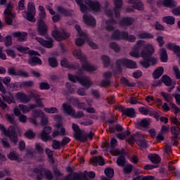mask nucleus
Segmentation results:
<instances>
[{
    "label": "nucleus",
    "mask_w": 180,
    "mask_h": 180,
    "mask_svg": "<svg viewBox=\"0 0 180 180\" xmlns=\"http://www.w3.org/2000/svg\"><path fill=\"white\" fill-rule=\"evenodd\" d=\"M140 49H143L141 52V56L143 58V61H141L140 64L144 68H148L150 67V63L152 65H155L158 63V60L155 58H150V56L154 54V47L153 45L148 44L144 46V41H139L136 44V52H139ZM140 57V54L136 53V58Z\"/></svg>",
    "instance_id": "f257e3e1"
},
{
    "label": "nucleus",
    "mask_w": 180,
    "mask_h": 180,
    "mask_svg": "<svg viewBox=\"0 0 180 180\" xmlns=\"http://www.w3.org/2000/svg\"><path fill=\"white\" fill-rule=\"evenodd\" d=\"M0 130L4 135L9 137L11 141L14 143V144L18 143V134H16V129L13 126H10L8 129H6L4 124H0Z\"/></svg>",
    "instance_id": "f03ea898"
},
{
    "label": "nucleus",
    "mask_w": 180,
    "mask_h": 180,
    "mask_svg": "<svg viewBox=\"0 0 180 180\" xmlns=\"http://www.w3.org/2000/svg\"><path fill=\"white\" fill-rule=\"evenodd\" d=\"M26 13V19L29 20V22H36V18L34 16L36 15V7L34 6V3L29 2L27 5V11H24Z\"/></svg>",
    "instance_id": "7ed1b4c3"
},
{
    "label": "nucleus",
    "mask_w": 180,
    "mask_h": 180,
    "mask_svg": "<svg viewBox=\"0 0 180 180\" xmlns=\"http://www.w3.org/2000/svg\"><path fill=\"white\" fill-rule=\"evenodd\" d=\"M116 64L117 68L118 69V71H120V72H121L122 71V65H124V67H127V68H135L136 67V63L127 58L119 59L117 60Z\"/></svg>",
    "instance_id": "20e7f679"
},
{
    "label": "nucleus",
    "mask_w": 180,
    "mask_h": 180,
    "mask_svg": "<svg viewBox=\"0 0 180 180\" xmlns=\"http://www.w3.org/2000/svg\"><path fill=\"white\" fill-rule=\"evenodd\" d=\"M117 146V140L112 139L110 144V153L112 154V155H122L126 154V150L124 149H114Z\"/></svg>",
    "instance_id": "39448f33"
},
{
    "label": "nucleus",
    "mask_w": 180,
    "mask_h": 180,
    "mask_svg": "<svg viewBox=\"0 0 180 180\" xmlns=\"http://www.w3.org/2000/svg\"><path fill=\"white\" fill-rule=\"evenodd\" d=\"M70 33L63 31L60 32L57 30L52 32V37L56 40L57 41H61L63 40H65L70 37Z\"/></svg>",
    "instance_id": "423d86ee"
},
{
    "label": "nucleus",
    "mask_w": 180,
    "mask_h": 180,
    "mask_svg": "<svg viewBox=\"0 0 180 180\" xmlns=\"http://www.w3.org/2000/svg\"><path fill=\"white\" fill-rule=\"evenodd\" d=\"M75 29L81 37H85L86 41H88L89 43V46H90L91 49H98V45L95 44L94 41L89 40V36L86 35V34L82 32V30H81V27L79 25H75Z\"/></svg>",
    "instance_id": "0eeeda50"
},
{
    "label": "nucleus",
    "mask_w": 180,
    "mask_h": 180,
    "mask_svg": "<svg viewBox=\"0 0 180 180\" xmlns=\"http://www.w3.org/2000/svg\"><path fill=\"white\" fill-rule=\"evenodd\" d=\"M37 30L40 36H47V33H49V26L44 23V20L37 22Z\"/></svg>",
    "instance_id": "6e6552de"
},
{
    "label": "nucleus",
    "mask_w": 180,
    "mask_h": 180,
    "mask_svg": "<svg viewBox=\"0 0 180 180\" xmlns=\"http://www.w3.org/2000/svg\"><path fill=\"white\" fill-rule=\"evenodd\" d=\"M117 109L122 113L123 115L128 117H134L136 110L134 108H126L122 105H119Z\"/></svg>",
    "instance_id": "1a4fd4ad"
},
{
    "label": "nucleus",
    "mask_w": 180,
    "mask_h": 180,
    "mask_svg": "<svg viewBox=\"0 0 180 180\" xmlns=\"http://www.w3.org/2000/svg\"><path fill=\"white\" fill-rule=\"evenodd\" d=\"M49 41H46L45 39L40 38V37H36L35 39L38 43H40L41 46H44V47H46V49H52L54 43V40L51 37H46Z\"/></svg>",
    "instance_id": "9d476101"
},
{
    "label": "nucleus",
    "mask_w": 180,
    "mask_h": 180,
    "mask_svg": "<svg viewBox=\"0 0 180 180\" xmlns=\"http://www.w3.org/2000/svg\"><path fill=\"white\" fill-rule=\"evenodd\" d=\"M78 82H79L82 86L86 88V89H89V88L94 85V83L91 81V79H89V77L88 76L79 77Z\"/></svg>",
    "instance_id": "9b49d317"
},
{
    "label": "nucleus",
    "mask_w": 180,
    "mask_h": 180,
    "mask_svg": "<svg viewBox=\"0 0 180 180\" xmlns=\"http://www.w3.org/2000/svg\"><path fill=\"white\" fill-rule=\"evenodd\" d=\"M51 133V127L46 126L44 128L41 132V139L42 141H49L51 138L50 137V134Z\"/></svg>",
    "instance_id": "f8f14e48"
},
{
    "label": "nucleus",
    "mask_w": 180,
    "mask_h": 180,
    "mask_svg": "<svg viewBox=\"0 0 180 180\" xmlns=\"http://www.w3.org/2000/svg\"><path fill=\"white\" fill-rule=\"evenodd\" d=\"M112 39H113L114 40L126 39H127V32H121L120 30H116L112 34Z\"/></svg>",
    "instance_id": "ddd939ff"
},
{
    "label": "nucleus",
    "mask_w": 180,
    "mask_h": 180,
    "mask_svg": "<svg viewBox=\"0 0 180 180\" xmlns=\"http://www.w3.org/2000/svg\"><path fill=\"white\" fill-rule=\"evenodd\" d=\"M82 71H87L88 72L91 71H95L96 70V67L91 65L88 61H86V59H85L84 61H82Z\"/></svg>",
    "instance_id": "4468645a"
},
{
    "label": "nucleus",
    "mask_w": 180,
    "mask_h": 180,
    "mask_svg": "<svg viewBox=\"0 0 180 180\" xmlns=\"http://www.w3.org/2000/svg\"><path fill=\"white\" fill-rule=\"evenodd\" d=\"M86 4L94 12H99L101 11V4L98 1L87 0Z\"/></svg>",
    "instance_id": "2eb2a0df"
},
{
    "label": "nucleus",
    "mask_w": 180,
    "mask_h": 180,
    "mask_svg": "<svg viewBox=\"0 0 180 180\" xmlns=\"http://www.w3.org/2000/svg\"><path fill=\"white\" fill-rule=\"evenodd\" d=\"M98 163L100 165H105V159L102 156H94L90 160V164L94 167L96 166Z\"/></svg>",
    "instance_id": "dca6fc26"
},
{
    "label": "nucleus",
    "mask_w": 180,
    "mask_h": 180,
    "mask_svg": "<svg viewBox=\"0 0 180 180\" xmlns=\"http://www.w3.org/2000/svg\"><path fill=\"white\" fill-rule=\"evenodd\" d=\"M158 5V6L163 5V6H167V8H174V6H176L177 3L173 0H162L159 1Z\"/></svg>",
    "instance_id": "f3484780"
},
{
    "label": "nucleus",
    "mask_w": 180,
    "mask_h": 180,
    "mask_svg": "<svg viewBox=\"0 0 180 180\" xmlns=\"http://www.w3.org/2000/svg\"><path fill=\"white\" fill-rule=\"evenodd\" d=\"M16 96L17 99L22 103H29L30 102V97L23 93L18 92L16 94Z\"/></svg>",
    "instance_id": "a211bd4d"
},
{
    "label": "nucleus",
    "mask_w": 180,
    "mask_h": 180,
    "mask_svg": "<svg viewBox=\"0 0 180 180\" xmlns=\"http://www.w3.org/2000/svg\"><path fill=\"white\" fill-rule=\"evenodd\" d=\"M83 19H84V22L86 23V25H88V26L94 27L96 23L95 18H94L92 15H84Z\"/></svg>",
    "instance_id": "6ab92c4d"
},
{
    "label": "nucleus",
    "mask_w": 180,
    "mask_h": 180,
    "mask_svg": "<svg viewBox=\"0 0 180 180\" xmlns=\"http://www.w3.org/2000/svg\"><path fill=\"white\" fill-rule=\"evenodd\" d=\"M63 112L67 113L69 116H74V113H75V110L70 104L63 103Z\"/></svg>",
    "instance_id": "aec40b11"
},
{
    "label": "nucleus",
    "mask_w": 180,
    "mask_h": 180,
    "mask_svg": "<svg viewBox=\"0 0 180 180\" xmlns=\"http://www.w3.org/2000/svg\"><path fill=\"white\" fill-rule=\"evenodd\" d=\"M105 30H107V32H113V30H115V25H117V22L113 19L109 20H106L105 21Z\"/></svg>",
    "instance_id": "412c9836"
},
{
    "label": "nucleus",
    "mask_w": 180,
    "mask_h": 180,
    "mask_svg": "<svg viewBox=\"0 0 180 180\" xmlns=\"http://www.w3.org/2000/svg\"><path fill=\"white\" fill-rule=\"evenodd\" d=\"M28 64L32 66L36 65L37 64L38 65H41L42 64L41 59H40L37 56H31L28 60Z\"/></svg>",
    "instance_id": "4be33fe9"
},
{
    "label": "nucleus",
    "mask_w": 180,
    "mask_h": 180,
    "mask_svg": "<svg viewBox=\"0 0 180 180\" xmlns=\"http://www.w3.org/2000/svg\"><path fill=\"white\" fill-rule=\"evenodd\" d=\"M159 54L160 61H162V63H167L168 61V54L167 53V50L165 49H160L159 51Z\"/></svg>",
    "instance_id": "5701e85b"
},
{
    "label": "nucleus",
    "mask_w": 180,
    "mask_h": 180,
    "mask_svg": "<svg viewBox=\"0 0 180 180\" xmlns=\"http://www.w3.org/2000/svg\"><path fill=\"white\" fill-rule=\"evenodd\" d=\"M13 36L14 37H17L19 41H25V40H26V37H27V33L17 32L13 33Z\"/></svg>",
    "instance_id": "b1692460"
},
{
    "label": "nucleus",
    "mask_w": 180,
    "mask_h": 180,
    "mask_svg": "<svg viewBox=\"0 0 180 180\" xmlns=\"http://www.w3.org/2000/svg\"><path fill=\"white\" fill-rule=\"evenodd\" d=\"M5 119L10 123L11 124H13V126H16V118L15 117V115L13 114H9L6 113L4 115Z\"/></svg>",
    "instance_id": "393cba45"
},
{
    "label": "nucleus",
    "mask_w": 180,
    "mask_h": 180,
    "mask_svg": "<svg viewBox=\"0 0 180 180\" xmlns=\"http://www.w3.org/2000/svg\"><path fill=\"white\" fill-rule=\"evenodd\" d=\"M15 18H16V14H4L5 22L8 25L13 23V19H15Z\"/></svg>",
    "instance_id": "a878e982"
},
{
    "label": "nucleus",
    "mask_w": 180,
    "mask_h": 180,
    "mask_svg": "<svg viewBox=\"0 0 180 180\" xmlns=\"http://www.w3.org/2000/svg\"><path fill=\"white\" fill-rule=\"evenodd\" d=\"M148 158L153 164H159V162H161V158L157 154H150L148 155Z\"/></svg>",
    "instance_id": "bb28decb"
},
{
    "label": "nucleus",
    "mask_w": 180,
    "mask_h": 180,
    "mask_svg": "<svg viewBox=\"0 0 180 180\" xmlns=\"http://www.w3.org/2000/svg\"><path fill=\"white\" fill-rule=\"evenodd\" d=\"M164 74V68H158L153 73L154 79H157Z\"/></svg>",
    "instance_id": "cd10ccee"
},
{
    "label": "nucleus",
    "mask_w": 180,
    "mask_h": 180,
    "mask_svg": "<svg viewBox=\"0 0 180 180\" xmlns=\"http://www.w3.org/2000/svg\"><path fill=\"white\" fill-rule=\"evenodd\" d=\"M133 172V165L127 164L123 166L122 172L124 175H129V174H131Z\"/></svg>",
    "instance_id": "c85d7f7f"
},
{
    "label": "nucleus",
    "mask_w": 180,
    "mask_h": 180,
    "mask_svg": "<svg viewBox=\"0 0 180 180\" xmlns=\"http://www.w3.org/2000/svg\"><path fill=\"white\" fill-rule=\"evenodd\" d=\"M57 11L59 13H61V15H64V16H72V15L71 12H70L68 10H67L66 8H65L63 6H58L57 8Z\"/></svg>",
    "instance_id": "c756f323"
},
{
    "label": "nucleus",
    "mask_w": 180,
    "mask_h": 180,
    "mask_svg": "<svg viewBox=\"0 0 180 180\" xmlns=\"http://www.w3.org/2000/svg\"><path fill=\"white\" fill-rule=\"evenodd\" d=\"M150 124H151V119L150 118H144L139 122V126H141V127H144L145 129H147Z\"/></svg>",
    "instance_id": "7c9ffc66"
},
{
    "label": "nucleus",
    "mask_w": 180,
    "mask_h": 180,
    "mask_svg": "<svg viewBox=\"0 0 180 180\" xmlns=\"http://www.w3.org/2000/svg\"><path fill=\"white\" fill-rule=\"evenodd\" d=\"M133 24V20L131 18H124L120 22V26H129Z\"/></svg>",
    "instance_id": "2f4dec72"
},
{
    "label": "nucleus",
    "mask_w": 180,
    "mask_h": 180,
    "mask_svg": "<svg viewBox=\"0 0 180 180\" xmlns=\"http://www.w3.org/2000/svg\"><path fill=\"white\" fill-rule=\"evenodd\" d=\"M73 54L75 57H76L81 61H85V60L86 59V57L85 56H82V52H81V50L74 51Z\"/></svg>",
    "instance_id": "473e14b6"
},
{
    "label": "nucleus",
    "mask_w": 180,
    "mask_h": 180,
    "mask_svg": "<svg viewBox=\"0 0 180 180\" xmlns=\"http://www.w3.org/2000/svg\"><path fill=\"white\" fill-rule=\"evenodd\" d=\"M117 165L118 167H124L126 165V158H124V155H121L117 158Z\"/></svg>",
    "instance_id": "72a5a7b5"
},
{
    "label": "nucleus",
    "mask_w": 180,
    "mask_h": 180,
    "mask_svg": "<svg viewBox=\"0 0 180 180\" xmlns=\"http://www.w3.org/2000/svg\"><path fill=\"white\" fill-rule=\"evenodd\" d=\"M56 129H60L59 131V134L60 136H65V128L64 127H63V122H58L57 124H56Z\"/></svg>",
    "instance_id": "f704fd0d"
},
{
    "label": "nucleus",
    "mask_w": 180,
    "mask_h": 180,
    "mask_svg": "<svg viewBox=\"0 0 180 180\" xmlns=\"http://www.w3.org/2000/svg\"><path fill=\"white\" fill-rule=\"evenodd\" d=\"M162 21L167 25H174L175 23V18L171 16H166L162 18Z\"/></svg>",
    "instance_id": "c9c22d12"
},
{
    "label": "nucleus",
    "mask_w": 180,
    "mask_h": 180,
    "mask_svg": "<svg viewBox=\"0 0 180 180\" xmlns=\"http://www.w3.org/2000/svg\"><path fill=\"white\" fill-rule=\"evenodd\" d=\"M2 99L4 102H6L7 103H13L15 102V98H13V96H6L4 95L2 96Z\"/></svg>",
    "instance_id": "e433bc0d"
},
{
    "label": "nucleus",
    "mask_w": 180,
    "mask_h": 180,
    "mask_svg": "<svg viewBox=\"0 0 180 180\" xmlns=\"http://www.w3.org/2000/svg\"><path fill=\"white\" fill-rule=\"evenodd\" d=\"M8 158L11 161H18L19 160V155L16 152H11L8 155Z\"/></svg>",
    "instance_id": "4c0bfd02"
},
{
    "label": "nucleus",
    "mask_w": 180,
    "mask_h": 180,
    "mask_svg": "<svg viewBox=\"0 0 180 180\" xmlns=\"http://www.w3.org/2000/svg\"><path fill=\"white\" fill-rule=\"evenodd\" d=\"M101 60L103 61V65L105 68H108L110 65V58L108 57V56H102Z\"/></svg>",
    "instance_id": "58836bf2"
},
{
    "label": "nucleus",
    "mask_w": 180,
    "mask_h": 180,
    "mask_svg": "<svg viewBox=\"0 0 180 180\" xmlns=\"http://www.w3.org/2000/svg\"><path fill=\"white\" fill-rule=\"evenodd\" d=\"M49 64L52 68H56V67L58 66V62H57V59L55 58H49Z\"/></svg>",
    "instance_id": "ea45409f"
},
{
    "label": "nucleus",
    "mask_w": 180,
    "mask_h": 180,
    "mask_svg": "<svg viewBox=\"0 0 180 180\" xmlns=\"http://www.w3.org/2000/svg\"><path fill=\"white\" fill-rule=\"evenodd\" d=\"M171 133L173 134V136H179L180 134V126L177 127H172L171 128Z\"/></svg>",
    "instance_id": "a19ab883"
},
{
    "label": "nucleus",
    "mask_w": 180,
    "mask_h": 180,
    "mask_svg": "<svg viewBox=\"0 0 180 180\" xmlns=\"http://www.w3.org/2000/svg\"><path fill=\"white\" fill-rule=\"evenodd\" d=\"M139 111L141 115H145V116H147L148 113H150V108L145 106V107H140L139 108Z\"/></svg>",
    "instance_id": "79ce46f5"
},
{
    "label": "nucleus",
    "mask_w": 180,
    "mask_h": 180,
    "mask_svg": "<svg viewBox=\"0 0 180 180\" xmlns=\"http://www.w3.org/2000/svg\"><path fill=\"white\" fill-rule=\"evenodd\" d=\"M139 37H140V39H153L154 37L152 34L148 32H141L139 34Z\"/></svg>",
    "instance_id": "37998d69"
},
{
    "label": "nucleus",
    "mask_w": 180,
    "mask_h": 180,
    "mask_svg": "<svg viewBox=\"0 0 180 180\" xmlns=\"http://www.w3.org/2000/svg\"><path fill=\"white\" fill-rule=\"evenodd\" d=\"M162 82L165 83L166 86H169V85H171V84H172L171 78H169V77H168L167 75L162 76Z\"/></svg>",
    "instance_id": "c03bdc74"
},
{
    "label": "nucleus",
    "mask_w": 180,
    "mask_h": 180,
    "mask_svg": "<svg viewBox=\"0 0 180 180\" xmlns=\"http://www.w3.org/2000/svg\"><path fill=\"white\" fill-rule=\"evenodd\" d=\"M4 41L6 47H11L12 45V37L11 35L6 36Z\"/></svg>",
    "instance_id": "a18cd8bd"
},
{
    "label": "nucleus",
    "mask_w": 180,
    "mask_h": 180,
    "mask_svg": "<svg viewBox=\"0 0 180 180\" xmlns=\"http://www.w3.org/2000/svg\"><path fill=\"white\" fill-rule=\"evenodd\" d=\"M24 136L27 137V139H34L36 134L33 132V130L29 129L28 131H25Z\"/></svg>",
    "instance_id": "49530a36"
},
{
    "label": "nucleus",
    "mask_w": 180,
    "mask_h": 180,
    "mask_svg": "<svg viewBox=\"0 0 180 180\" xmlns=\"http://www.w3.org/2000/svg\"><path fill=\"white\" fill-rule=\"evenodd\" d=\"M43 174L45 175L46 178L47 180H52L53 176V174L51 173V171L45 169L44 170Z\"/></svg>",
    "instance_id": "de8ad7c7"
},
{
    "label": "nucleus",
    "mask_w": 180,
    "mask_h": 180,
    "mask_svg": "<svg viewBox=\"0 0 180 180\" xmlns=\"http://www.w3.org/2000/svg\"><path fill=\"white\" fill-rule=\"evenodd\" d=\"M44 169H46V168L43 167L41 165H39L33 169V172H34V174H40V175H43Z\"/></svg>",
    "instance_id": "09e8293b"
},
{
    "label": "nucleus",
    "mask_w": 180,
    "mask_h": 180,
    "mask_svg": "<svg viewBox=\"0 0 180 180\" xmlns=\"http://www.w3.org/2000/svg\"><path fill=\"white\" fill-rule=\"evenodd\" d=\"M121 84H123L124 85H127V86H134L136 84L134 83H130L127 79L125 77L121 78Z\"/></svg>",
    "instance_id": "8fccbe9b"
},
{
    "label": "nucleus",
    "mask_w": 180,
    "mask_h": 180,
    "mask_svg": "<svg viewBox=\"0 0 180 180\" xmlns=\"http://www.w3.org/2000/svg\"><path fill=\"white\" fill-rule=\"evenodd\" d=\"M105 174L108 178L112 179L113 175H115V170L113 169H105Z\"/></svg>",
    "instance_id": "3c124183"
},
{
    "label": "nucleus",
    "mask_w": 180,
    "mask_h": 180,
    "mask_svg": "<svg viewBox=\"0 0 180 180\" xmlns=\"http://www.w3.org/2000/svg\"><path fill=\"white\" fill-rule=\"evenodd\" d=\"M34 85V83H33L32 81H28V82H23L21 83L20 86H22V88H32Z\"/></svg>",
    "instance_id": "603ef678"
},
{
    "label": "nucleus",
    "mask_w": 180,
    "mask_h": 180,
    "mask_svg": "<svg viewBox=\"0 0 180 180\" xmlns=\"http://www.w3.org/2000/svg\"><path fill=\"white\" fill-rule=\"evenodd\" d=\"M18 108L20 112H22V113H29V112H30V108H29L27 105H19Z\"/></svg>",
    "instance_id": "864d4df0"
},
{
    "label": "nucleus",
    "mask_w": 180,
    "mask_h": 180,
    "mask_svg": "<svg viewBox=\"0 0 180 180\" xmlns=\"http://www.w3.org/2000/svg\"><path fill=\"white\" fill-rule=\"evenodd\" d=\"M44 115V112L41 110H34L33 111L34 117H43Z\"/></svg>",
    "instance_id": "5fc2aeb1"
},
{
    "label": "nucleus",
    "mask_w": 180,
    "mask_h": 180,
    "mask_svg": "<svg viewBox=\"0 0 180 180\" xmlns=\"http://www.w3.org/2000/svg\"><path fill=\"white\" fill-rule=\"evenodd\" d=\"M12 9H13V6H12V4H9L4 11V15H15V13H12Z\"/></svg>",
    "instance_id": "6e6d98bb"
},
{
    "label": "nucleus",
    "mask_w": 180,
    "mask_h": 180,
    "mask_svg": "<svg viewBox=\"0 0 180 180\" xmlns=\"http://www.w3.org/2000/svg\"><path fill=\"white\" fill-rule=\"evenodd\" d=\"M44 112H46V113H58V109L57 108H54V107H52V108H45L44 109Z\"/></svg>",
    "instance_id": "4d7b16f0"
},
{
    "label": "nucleus",
    "mask_w": 180,
    "mask_h": 180,
    "mask_svg": "<svg viewBox=\"0 0 180 180\" xmlns=\"http://www.w3.org/2000/svg\"><path fill=\"white\" fill-rule=\"evenodd\" d=\"M85 114H84V112L82 111H78L77 113L75 112H74V115H72V117L74 119H82V117H84Z\"/></svg>",
    "instance_id": "13d9d810"
},
{
    "label": "nucleus",
    "mask_w": 180,
    "mask_h": 180,
    "mask_svg": "<svg viewBox=\"0 0 180 180\" xmlns=\"http://www.w3.org/2000/svg\"><path fill=\"white\" fill-rule=\"evenodd\" d=\"M52 143H53L52 148L54 150H58V148H60V147H62L61 146V142H60V141L53 140Z\"/></svg>",
    "instance_id": "bf43d9fd"
},
{
    "label": "nucleus",
    "mask_w": 180,
    "mask_h": 180,
    "mask_svg": "<svg viewBox=\"0 0 180 180\" xmlns=\"http://www.w3.org/2000/svg\"><path fill=\"white\" fill-rule=\"evenodd\" d=\"M84 37V39L78 38L75 40L76 46H81L84 44V43H85V41H86V39H85V37Z\"/></svg>",
    "instance_id": "052dcab7"
},
{
    "label": "nucleus",
    "mask_w": 180,
    "mask_h": 180,
    "mask_svg": "<svg viewBox=\"0 0 180 180\" xmlns=\"http://www.w3.org/2000/svg\"><path fill=\"white\" fill-rule=\"evenodd\" d=\"M100 86H102V88L110 86V81L109 79H103L100 84Z\"/></svg>",
    "instance_id": "680f3d73"
},
{
    "label": "nucleus",
    "mask_w": 180,
    "mask_h": 180,
    "mask_svg": "<svg viewBox=\"0 0 180 180\" xmlns=\"http://www.w3.org/2000/svg\"><path fill=\"white\" fill-rule=\"evenodd\" d=\"M110 47L115 51H120V46L116 42L110 43Z\"/></svg>",
    "instance_id": "e2e57ef3"
},
{
    "label": "nucleus",
    "mask_w": 180,
    "mask_h": 180,
    "mask_svg": "<svg viewBox=\"0 0 180 180\" xmlns=\"http://www.w3.org/2000/svg\"><path fill=\"white\" fill-rule=\"evenodd\" d=\"M29 98H30V100L32 99V98H34V99L37 101V99L40 98V95H39V94L36 91H30Z\"/></svg>",
    "instance_id": "0e129e2a"
},
{
    "label": "nucleus",
    "mask_w": 180,
    "mask_h": 180,
    "mask_svg": "<svg viewBox=\"0 0 180 180\" xmlns=\"http://www.w3.org/2000/svg\"><path fill=\"white\" fill-rule=\"evenodd\" d=\"M114 5L115 8L120 9L122 6H123V1L122 0H114Z\"/></svg>",
    "instance_id": "69168bd1"
},
{
    "label": "nucleus",
    "mask_w": 180,
    "mask_h": 180,
    "mask_svg": "<svg viewBox=\"0 0 180 180\" xmlns=\"http://www.w3.org/2000/svg\"><path fill=\"white\" fill-rule=\"evenodd\" d=\"M136 9H137L138 11H143V9H144V5L141 2V1H136Z\"/></svg>",
    "instance_id": "338daca9"
},
{
    "label": "nucleus",
    "mask_w": 180,
    "mask_h": 180,
    "mask_svg": "<svg viewBox=\"0 0 180 180\" xmlns=\"http://www.w3.org/2000/svg\"><path fill=\"white\" fill-rule=\"evenodd\" d=\"M40 89H50V84L47 82H41L39 85Z\"/></svg>",
    "instance_id": "774afa93"
}]
</instances>
